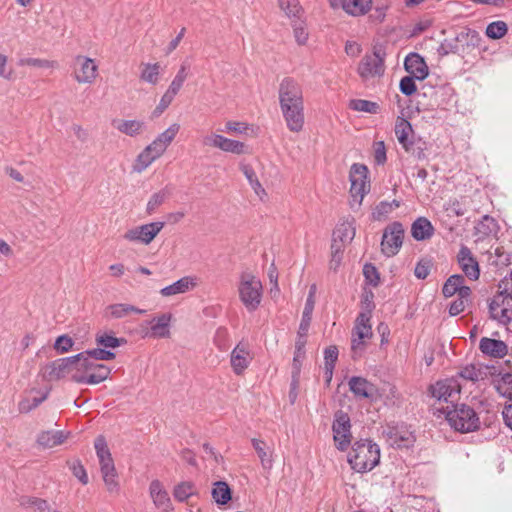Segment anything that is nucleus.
<instances>
[{"label":"nucleus","instance_id":"60","mask_svg":"<svg viewBox=\"0 0 512 512\" xmlns=\"http://www.w3.org/2000/svg\"><path fill=\"white\" fill-rule=\"evenodd\" d=\"M19 66H33L39 68H53L56 65V62L39 59V58H21L18 62Z\"/></svg>","mask_w":512,"mask_h":512},{"label":"nucleus","instance_id":"11","mask_svg":"<svg viewBox=\"0 0 512 512\" xmlns=\"http://www.w3.org/2000/svg\"><path fill=\"white\" fill-rule=\"evenodd\" d=\"M278 94L280 107L304 104L302 87L293 78L285 77L280 82Z\"/></svg>","mask_w":512,"mask_h":512},{"label":"nucleus","instance_id":"30","mask_svg":"<svg viewBox=\"0 0 512 512\" xmlns=\"http://www.w3.org/2000/svg\"><path fill=\"white\" fill-rule=\"evenodd\" d=\"M411 234L417 241L427 240L433 236L434 227L427 218L419 217L411 226Z\"/></svg>","mask_w":512,"mask_h":512},{"label":"nucleus","instance_id":"26","mask_svg":"<svg viewBox=\"0 0 512 512\" xmlns=\"http://www.w3.org/2000/svg\"><path fill=\"white\" fill-rule=\"evenodd\" d=\"M479 349L485 355L493 358H502L508 352L507 344L502 340L483 337L479 343Z\"/></svg>","mask_w":512,"mask_h":512},{"label":"nucleus","instance_id":"63","mask_svg":"<svg viewBox=\"0 0 512 512\" xmlns=\"http://www.w3.org/2000/svg\"><path fill=\"white\" fill-rule=\"evenodd\" d=\"M72 474L83 484L86 485L89 481L86 469L79 459L72 462L70 465Z\"/></svg>","mask_w":512,"mask_h":512},{"label":"nucleus","instance_id":"62","mask_svg":"<svg viewBox=\"0 0 512 512\" xmlns=\"http://www.w3.org/2000/svg\"><path fill=\"white\" fill-rule=\"evenodd\" d=\"M325 369L333 374L335 363L338 359V349L336 346H329L324 351Z\"/></svg>","mask_w":512,"mask_h":512},{"label":"nucleus","instance_id":"20","mask_svg":"<svg viewBox=\"0 0 512 512\" xmlns=\"http://www.w3.org/2000/svg\"><path fill=\"white\" fill-rule=\"evenodd\" d=\"M405 70L417 80H424L428 76V66L418 53H410L404 60Z\"/></svg>","mask_w":512,"mask_h":512},{"label":"nucleus","instance_id":"54","mask_svg":"<svg viewBox=\"0 0 512 512\" xmlns=\"http://www.w3.org/2000/svg\"><path fill=\"white\" fill-rule=\"evenodd\" d=\"M361 309L359 315H366L372 317V312L375 309L374 293L371 290H365L361 295Z\"/></svg>","mask_w":512,"mask_h":512},{"label":"nucleus","instance_id":"46","mask_svg":"<svg viewBox=\"0 0 512 512\" xmlns=\"http://www.w3.org/2000/svg\"><path fill=\"white\" fill-rule=\"evenodd\" d=\"M349 108L354 111L366 112L370 114H377L380 110L378 103L364 99L351 100L349 102Z\"/></svg>","mask_w":512,"mask_h":512},{"label":"nucleus","instance_id":"28","mask_svg":"<svg viewBox=\"0 0 512 512\" xmlns=\"http://www.w3.org/2000/svg\"><path fill=\"white\" fill-rule=\"evenodd\" d=\"M350 391L357 397L370 398L376 391L375 386L363 377L353 376L348 381Z\"/></svg>","mask_w":512,"mask_h":512},{"label":"nucleus","instance_id":"27","mask_svg":"<svg viewBox=\"0 0 512 512\" xmlns=\"http://www.w3.org/2000/svg\"><path fill=\"white\" fill-rule=\"evenodd\" d=\"M111 370L104 364L97 363L87 375L73 374L72 379L77 383L98 384L108 378Z\"/></svg>","mask_w":512,"mask_h":512},{"label":"nucleus","instance_id":"59","mask_svg":"<svg viewBox=\"0 0 512 512\" xmlns=\"http://www.w3.org/2000/svg\"><path fill=\"white\" fill-rule=\"evenodd\" d=\"M433 266L432 260L427 258L420 259L414 269V275L418 279H426L430 273L431 267Z\"/></svg>","mask_w":512,"mask_h":512},{"label":"nucleus","instance_id":"31","mask_svg":"<svg viewBox=\"0 0 512 512\" xmlns=\"http://www.w3.org/2000/svg\"><path fill=\"white\" fill-rule=\"evenodd\" d=\"M130 313L143 314L145 310L139 309L133 305L125 303L111 304L107 306L105 310V317L110 319H121L126 317Z\"/></svg>","mask_w":512,"mask_h":512},{"label":"nucleus","instance_id":"25","mask_svg":"<svg viewBox=\"0 0 512 512\" xmlns=\"http://www.w3.org/2000/svg\"><path fill=\"white\" fill-rule=\"evenodd\" d=\"M171 314L164 313L154 317L150 321V330L145 333V337L167 338L170 336Z\"/></svg>","mask_w":512,"mask_h":512},{"label":"nucleus","instance_id":"23","mask_svg":"<svg viewBox=\"0 0 512 512\" xmlns=\"http://www.w3.org/2000/svg\"><path fill=\"white\" fill-rule=\"evenodd\" d=\"M449 426L453 428L455 431L460 433H468L473 432L481 428L482 422L481 418H444ZM488 418H484L483 424L486 427H490L493 423L491 421L487 422Z\"/></svg>","mask_w":512,"mask_h":512},{"label":"nucleus","instance_id":"8","mask_svg":"<svg viewBox=\"0 0 512 512\" xmlns=\"http://www.w3.org/2000/svg\"><path fill=\"white\" fill-rule=\"evenodd\" d=\"M164 226L165 223L160 221L139 225L128 229L122 237L131 243L148 245L161 232Z\"/></svg>","mask_w":512,"mask_h":512},{"label":"nucleus","instance_id":"47","mask_svg":"<svg viewBox=\"0 0 512 512\" xmlns=\"http://www.w3.org/2000/svg\"><path fill=\"white\" fill-rule=\"evenodd\" d=\"M96 344L104 348H116L127 343L125 338H117L113 334L98 333L95 337Z\"/></svg>","mask_w":512,"mask_h":512},{"label":"nucleus","instance_id":"1","mask_svg":"<svg viewBox=\"0 0 512 512\" xmlns=\"http://www.w3.org/2000/svg\"><path fill=\"white\" fill-rule=\"evenodd\" d=\"M429 391L432 397L438 401H444L445 406L442 405L438 408L440 413L445 416H477L473 408L466 404L454 403L461 391V385L454 377L437 381L431 385Z\"/></svg>","mask_w":512,"mask_h":512},{"label":"nucleus","instance_id":"13","mask_svg":"<svg viewBox=\"0 0 512 512\" xmlns=\"http://www.w3.org/2000/svg\"><path fill=\"white\" fill-rule=\"evenodd\" d=\"M202 144L205 147L218 148L224 152H229L236 155L246 153V145L243 142L229 139L216 133H210L203 136Z\"/></svg>","mask_w":512,"mask_h":512},{"label":"nucleus","instance_id":"49","mask_svg":"<svg viewBox=\"0 0 512 512\" xmlns=\"http://www.w3.org/2000/svg\"><path fill=\"white\" fill-rule=\"evenodd\" d=\"M157 158L153 155V153L145 147L141 153L137 156L135 163L133 165V171L141 173L148 166H150Z\"/></svg>","mask_w":512,"mask_h":512},{"label":"nucleus","instance_id":"42","mask_svg":"<svg viewBox=\"0 0 512 512\" xmlns=\"http://www.w3.org/2000/svg\"><path fill=\"white\" fill-rule=\"evenodd\" d=\"M410 134H413L411 123L402 117H398L395 124V135L401 146L411 140L409 138Z\"/></svg>","mask_w":512,"mask_h":512},{"label":"nucleus","instance_id":"36","mask_svg":"<svg viewBox=\"0 0 512 512\" xmlns=\"http://www.w3.org/2000/svg\"><path fill=\"white\" fill-rule=\"evenodd\" d=\"M402 147L407 153L418 160H423L426 158L425 151L428 148L427 142L420 137L415 138L412 135L411 140L404 144Z\"/></svg>","mask_w":512,"mask_h":512},{"label":"nucleus","instance_id":"51","mask_svg":"<svg viewBox=\"0 0 512 512\" xmlns=\"http://www.w3.org/2000/svg\"><path fill=\"white\" fill-rule=\"evenodd\" d=\"M314 305L312 301H306L305 307L302 313V319L297 331V334H301L302 336H307L308 330L311 324L312 313L314 310Z\"/></svg>","mask_w":512,"mask_h":512},{"label":"nucleus","instance_id":"12","mask_svg":"<svg viewBox=\"0 0 512 512\" xmlns=\"http://www.w3.org/2000/svg\"><path fill=\"white\" fill-rule=\"evenodd\" d=\"M489 313L492 320L507 325L512 321V297L496 294L489 303Z\"/></svg>","mask_w":512,"mask_h":512},{"label":"nucleus","instance_id":"14","mask_svg":"<svg viewBox=\"0 0 512 512\" xmlns=\"http://www.w3.org/2000/svg\"><path fill=\"white\" fill-rule=\"evenodd\" d=\"M74 78L80 84H92L98 73V66L89 57L77 55L73 59Z\"/></svg>","mask_w":512,"mask_h":512},{"label":"nucleus","instance_id":"5","mask_svg":"<svg viewBox=\"0 0 512 512\" xmlns=\"http://www.w3.org/2000/svg\"><path fill=\"white\" fill-rule=\"evenodd\" d=\"M262 289V283L255 275L250 272L241 274L238 286L239 298L248 311L253 312L259 307Z\"/></svg>","mask_w":512,"mask_h":512},{"label":"nucleus","instance_id":"15","mask_svg":"<svg viewBox=\"0 0 512 512\" xmlns=\"http://www.w3.org/2000/svg\"><path fill=\"white\" fill-rule=\"evenodd\" d=\"M358 74L364 80L381 76L384 73V59L380 50L365 55L358 65Z\"/></svg>","mask_w":512,"mask_h":512},{"label":"nucleus","instance_id":"44","mask_svg":"<svg viewBox=\"0 0 512 512\" xmlns=\"http://www.w3.org/2000/svg\"><path fill=\"white\" fill-rule=\"evenodd\" d=\"M47 392L46 393H40L36 392L35 394L31 393L28 396H26L23 400L19 403V410L21 413H28L32 409L38 407L46 398H47Z\"/></svg>","mask_w":512,"mask_h":512},{"label":"nucleus","instance_id":"41","mask_svg":"<svg viewBox=\"0 0 512 512\" xmlns=\"http://www.w3.org/2000/svg\"><path fill=\"white\" fill-rule=\"evenodd\" d=\"M142 71L140 79L151 85H156L159 82L160 64L159 63H146L142 64Z\"/></svg>","mask_w":512,"mask_h":512},{"label":"nucleus","instance_id":"18","mask_svg":"<svg viewBox=\"0 0 512 512\" xmlns=\"http://www.w3.org/2000/svg\"><path fill=\"white\" fill-rule=\"evenodd\" d=\"M287 128L292 132H300L304 126V104L280 107Z\"/></svg>","mask_w":512,"mask_h":512},{"label":"nucleus","instance_id":"32","mask_svg":"<svg viewBox=\"0 0 512 512\" xmlns=\"http://www.w3.org/2000/svg\"><path fill=\"white\" fill-rule=\"evenodd\" d=\"M195 285H196V283L194 282L193 278H191L189 276H185V277L177 280L173 284L162 288L160 293L164 297H169V296H173L176 294L185 293V292L191 290Z\"/></svg>","mask_w":512,"mask_h":512},{"label":"nucleus","instance_id":"6","mask_svg":"<svg viewBox=\"0 0 512 512\" xmlns=\"http://www.w3.org/2000/svg\"><path fill=\"white\" fill-rule=\"evenodd\" d=\"M383 435L391 446L400 449L413 447L416 442L415 430L401 420L387 423L383 429Z\"/></svg>","mask_w":512,"mask_h":512},{"label":"nucleus","instance_id":"19","mask_svg":"<svg viewBox=\"0 0 512 512\" xmlns=\"http://www.w3.org/2000/svg\"><path fill=\"white\" fill-rule=\"evenodd\" d=\"M457 259L462 271L469 279L477 280L479 278V264L468 247L462 246L460 248Z\"/></svg>","mask_w":512,"mask_h":512},{"label":"nucleus","instance_id":"22","mask_svg":"<svg viewBox=\"0 0 512 512\" xmlns=\"http://www.w3.org/2000/svg\"><path fill=\"white\" fill-rule=\"evenodd\" d=\"M70 435L71 431L46 430L38 434L36 442L42 448L49 449L61 445Z\"/></svg>","mask_w":512,"mask_h":512},{"label":"nucleus","instance_id":"34","mask_svg":"<svg viewBox=\"0 0 512 512\" xmlns=\"http://www.w3.org/2000/svg\"><path fill=\"white\" fill-rule=\"evenodd\" d=\"M464 277L460 274L451 275L442 287V293L445 298L461 295L462 289H470L464 285Z\"/></svg>","mask_w":512,"mask_h":512},{"label":"nucleus","instance_id":"64","mask_svg":"<svg viewBox=\"0 0 512 512\" xmlns=\"http://www.w3.org/2000/svg\"><path fill=\"white\" fill-rule=\"evenodd\" d=\"M415 79L416 78L413 76H406L401 79L399 88L402 94L411 96L416 92L417 86L414 81Z\"/></svg>","mask_w":512,"mask_h":512},{"label":"nucleus","instance_id":"4","mask_svg":"<svg viewBox=\"0 0 512 512\" xmlns=\"http://www.w3.org/2000/svg\"><path fill=\"white\" fill-rule=\"evenodd\" d=\"M94 448L96 450L100 470L107 489L110 492L116 491L118 489V482L116 481L117 473L106 438L103 435H98L96 437L94 441Z\"/></svg>","mask_w":512,"mask_h":512},{"label":"nucleus","instance_id":"52","mask_svg":"<svg viewBox=\"0 0 512 512\" xmlns=\"http://www.w3.org/2000/svg\"><path fill=\"white\" fill-rule=\"evenodd\" d=\"M170 193L167 189H162L156 193H154L148 203H147V208H146V211L149 215H151L152 213L155 212V210L160 206L162 205L165 200L169 197Z\"/></svg>","mask_w":512,"mask_h":512},{"label":"nucleus","instance_id":"16","mask_svg":"<svg viewBox=\"0 0 512 512\" xmlns=\"http://www.w3.org/2000/svg\"><path fill=\"white\" fill-rule=\"evenodd\" d=\"M332 431L335 447L341 452L346 451L352 440L350 418H335Z\"/></svg>","mask_w":512,"mask_h":512},{"label":"nucleus","instance_id":"7","mask_svg":"<svg viewBox=\"0 0 512 512\" xmlns=\"http://www.w3.org/2000/svg\"><path fill=\"white\" fill-rule=\"evenodd\" d=\"M368 168L364 164L354 163L349 172L351 182L350 194L353 201L358 205L361 204L365 194L370 190V182L368 180Z\"/></svg>","mask_w":512,"mask_h":512},{"label":"nucleus","instance_id":"29","mask_svg":"<svg viewBox=\"0 0 512 512\" xmlns=\"http://www.w3.org/2000/svg\"><path fill=\"white\" fill-rule=\"evenodd\" d=\"M342 9L351 16L367 14L372 8V0H339Z\"/></svg>","mask_w":512,"mask_h":512},{"label":"nucleus","instance_id":"24","mask_svg":"<svg viewBox=\"0 0 512 512\" xmlns=\"http://www.w3.org/2000/svg\"><path fill=\"white\" fill-rule=\"evenodd\" d=\"M491 374V367L480 363H472L461 368L457 375L464 380L475 383L487 379Z\"/></svg>","mask_w":512,"mask_h":512},{"label":"nucleus","instance_id":"55","mask_svg":"<svg viewBox=\"0 0 512 512\" xmlns=\"http://www.w3.org/2000/svg\"><path fill=\"white\" fill-rule=\"evenodd\" d=\"M252 446L255 449L258 457L261 460V464L265 469H269L272 466V460L265 450V443L262 440L253 438L251 440Z\"/></svg>","mask_w":512,"mask_h":512},{"label":"nucleus","instance_id":"17","mask_svg":"<svg viewBox=\"0 0 512 512\" xmlns=\"http://www.w3.org/2000/svg\"><path fill=\"white\" fill-rule=\"evenodd\" d=\"M78 358V356H70L51 362L44 369V377L49 381L65 377L74 370V361Z\"/></svg>","mask_w":512,"mask_h":512},{"label":"nucleus","instance_id":"3","mask_svg":"<svg viewBox=\"0 0 512 512\" xmlns=\"http://www.w3.org/2000/svg\"><path fill=\"white\" fill-rule=\"evenodd\" d=\"M481 41L482 38L476 30L464 28L455 37L444 39L437 51L441 56L453 53L464 57L479 49Z\"/></svg>","mask_w":512,"mask_h":512},{"label":"nucleus","instance_id":"10","mask_svg":"<svg viewBox=\"0 0 512 512\" xmlns=\"http://www.w3.org/2000/svg\"><path fill=\"white\" fill-rule=\"evenodd\" d=\"M370 317L366 315H358L355 321V326L352 331L351 349L353 358L360 356L365 348L364 339L372 337V327L370 324Z\"/></svg>","mask_w":512,"mask_h":512},{"label":"nucleus","instance_id":"2","mask_svg":"<svg viewBox=\"0 0 512 512\" xmlns=\"http://www.w3.org/2000/svg\"><path fill=\"white\" fill-rule=\"evenodd\" d=\"M380 448L370 439H360L353 443L348 453V463L358 473L369 472L380 463Z\"/></svg>","mask_w":512,"mask_h":512},{"label":"nucleus","instance_id":"56","mask_svg":"<svg viewBox=\"0 0 512 512\" xmlns=\"http://www.w3.org/2000/svg\"><path fill=\"white\" fill-rule=\"evenodd\" d=\"M180 130V125L178 123H173L170 125L164 132L160 133L156 139L166 148L172 143L176 135Z\"/></svg>","mask_w":512,"mask_h":512},{"label":"nucleus","instance_id":"39","mask_svg":"<svg viewBox=\"0 0 512 512\" xmlns=\"http://www.w3.org/2000/svg\"><path fill=\"white\" fill-rule=\"evenodd\" d=\"M355 236V229L348 222L341 223L336 227L333 232L332 241H336L339 244L344 246L345 243H348L353 240Z\"/></svg>","mask_w":512,"mask_h":512},{"label":"nucleus","instance_id":"37","mask_svg":"<svg viewBox=\"0 0 512 512\" xmlns=\"http://www.w3.org/2000/svg\"><path fill=\"white\" fill-rule=\"evenodd\" d=\"M150 494L156 506L166 509L170 504V497L166 490L162 489L158 480H153L150 484Z\"/></svg>","mask_w":512,"mask_h":512},{"label":"nucleus","instance_id":"21","mask_svg":"<svg viewBox=\"0 0 512 512\" xmlns=\"http://www.w3.org/2000/svg\"><path fill=\"white\" fill-rule=\"evenodd\" d=\"M251 361L250 351L247 346L239 343L231 352V366L236 375H241L249 366Z\"/></svg>","mask_w":512,"mask_h":512},{"label":"nucleus","instance_id":"45","mask_svg":"<svg viewBox=\"0 0 512 512\" xmlns=\"http://www.w3.org/2000/svg\"><path fill=\"white\" fill-rule=\"evenodd\" d=\"M196 494L195 485L191 481H183L175 486L173 491L174 498L179 502H184Z\"/></svg>","mask_w":512,"mask_h":512},{"label":"nucleus","instance_id":"38","mask_svg":"<svg viewBox=\"0 0 512 512\" xmlns=\"http://www.w3.org/2000/svg\"><path fill=\"white\" fill-rule=\"evenodd\" d=\"M307 336H302L301 334H297V340L295 342V352L292 363V372H301L302 362L305 358V346L307 343Z\"/></svg>","mask_w":512,"mask_h":512},{"label":"nucleus","instance_id":"9","mask_svg":"<svg viewBox=\"0 0 512 512\" xmlns=\"http://www.w3.org/2000/svg\"><path fill=\"white\" fill-rule=\"evenodd\" d=\"M404 228L400 222H393L383 233L381 251L387 257L396 255L403 243Z\"/></svg>","mask_w":512,"mask_h":512},{"label":"nucleus","instance_id":"33","mask_svg":"<svg viewBox=\"0 0 512 512\" xmlns=\"http://www.w3.org/2000/svg\"><path fill=\"white\" fill-rule=\"evenodd\" d=\"M211 495L219 506H224L232 500V490L226 481H216L213 483Z\"/></svg>","mask_w":512,"mask_h":512},{"label":"nucleus","instance_id":"53","mask_svg":"<svg viewBox=\"0 0 512 512\" xmlns=\"http://www.w3.org/2000/svg\"><path fill=\"white\" fill-rule=\"evenodd\" d=\"M508 31L507 24L504 21H494L486 28V35L490 39H500L506 35Z\"/></svg>","mask_w":512,"mask_h":512},{"label":"nucleus","instance_id":"57","mask_svg":"<svg viewBox=\"0 0 512 512\" xmlns=\"http://www.w3.org/2000/svg\"><path fill=\"white\" fill-rule=\"evenodd\" d=\"M279 7L288 17H297L301 11L298 0H277Z\"/></svg>","mask_w":512,"mask_h":512},{"label":"nucleus","instance_id":"58","mask_svg":"<svg viewBox=\"0 0 512 512\" xmlns=\"http://www.w3.org/2000/svg\"><path fill=\"white\" fill-rule=\"evenodd\" d=\"M214 344L218 347L220 351H226L229 348V333L228 330L224 327H219L216 330L214 336Z\"/></svg>","mask_w":512,"mask_h":512},{"label":"nucleus","instance_id":"35","mask_svg":"<svg viewBox=\"0 0 512 512\" xmlns=\"http://www.w3.org/2000/svg\"><path fill=\"white\" fill-rule=\"evenodd\" d=\"M116 129L130 137L140 135L145 130V123L139 120H119L115 122Z\"/></svg>","mask_w":512,"mask_h":512},{"label":"nucleus","instance_id":"40","mask_svg":"<svg viewBox=\"0 0 512 512\" xmlns=\"http://www.w3.org/2000/svg\"><path fill=\"white\" fill-rule=\"evenodd\" d=\"M241 171L245 175L246 179L248 180L249 184L251 185L254 192L262 199L264 196H266V191L262 187L260 181L258 180L256 173L253 169V167L249 164H242L240 166Z\"/></svg>","mask_w":512,"mask_h":512},{"label":"nucleus","instance_id":"61","mask_svg":"<svg viewBox=\"0 0 512 512\" xmlns=\"http://www.w3.org/2000/svg\"><path fill=\"white\" fill-rule=\"evenodd\" d=\"M176 95H177L176 93L171 92L170 89H167L166 92L161 97L158 105L154 109L153 115L154 116L161 115L169 107V105L172 103V101L174 100Z\"/></svg>","mask_w":512,"mask_h":512},{"label":"nucleus","instance_id":"43","mask_svg":"<svg viewBox=\"0 0 512 512\" xmlns=\"http://www.w3.org/2000/svg\"><path fill=\"white\" fill-rule=\"evenodd\" d=\"M471 289H462L461 295L457 296L449 307L450 316H457L464 311L465 307L471 303Z\"/></svg>","mask_w":512,"mask_h":512},{"label":"nucleus","instance_id":"48","mask_svg":"<svg viewBox=\"0 0 512 512\" xmlns=\"http://www.w3.org/2000/svg\"><path fill=\"white\" fill-rule=\"evenodd\" d=\"M190 68V64L186 61H183L180 65V68L175 75L174 79L170 83L168 89L171 90V92H174L178 94V92L181 90L185 80L188 77V71Z\"/></svg>","mask_w":512,"mask_h":512},{"label":"nucleus","instance_id":"50","mask_svg":"<svg viewBox=\"0 0 512 512\" xmlns=\"http://www.w3.org/2000/svg\"><path fill=\"white\" fill-rule=\"evenodd\" d=\"M76 356L79 358L74 361V370L77 372L75 374H78L81 370H84L83 375H87L90 371L94 369L97 362L90 356V354H84V351L81 353H78Z\"/></svg>","mask_w":512,"mask_h":512}]
</instances>
